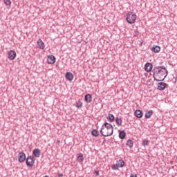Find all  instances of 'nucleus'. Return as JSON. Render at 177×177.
Wrapping results in <instances>:
<instances>
[{
  "mask_svg": "<svg viewBox=\"0 0 177 177\" xmlns=\"http://www.w3.org/2000/svg\"><path fill=\"white\" fill-rule=\"evenodd\" d=\"M152 73L153 78L157 82L164 81L167 78V75H168V70L164 66H155L152 70Z\"/></svg>",
  "mask_w": 177,
  "mask_h": 177,
  "instance_id": "obj_1",
  "label": "nucleus"
},
{
  "mask_svg": "<svg viewBox=\"0 0 177 177\" xmlns=\"http://www.w3.org/2000/svg\"><path fill=\"white\" fill-rule=\"evenodd\" d=\"M100 132L101 135L104 138L107 136H111V135H113V133L114 132V127H113V125H111V124L109 122H105L102 124Z\"/></svg>",
  "mask_w": 177,
  "mask_h": 177,
  "instance_id": "obj_2",
  "label": "nucleus"
},
{
  "mask_svg": "<svg viewBox=\"0 0 177 177\" xmlns=\"http://www.w3.org/2000/svg\"><path fill=\"white\" fill-rule=\"evenodd\" d=\"M126 20L129 24H133L136 21V15L133 12H129L126 15Z\"/></svg>",
  "mask_w": 177,
  "mask_h": 177,
  "instance_id": "obj_3",
  "label": "nucleus"
},
{
  "mask_svg": "<svg viewBox=\"0 0 177 177\" xmlns=\"http://www.w3.org/2000/svg\"><path fill=\"white\" fill-rule=\"evenodd\" d=\"M26 165L27 167H32L35 162V160H34V156H29L27 157L26 160Z\"/></svg>",
  "mask_w": 177,
  "mask_h": 177,
  "instance_id": "obj_4",
  "label": "nucleus"
},
{
  "mask_svg": "<svg viewBox=\"0 0 177 177\" xmlns=\"http://www.w3.org/2000/svg\"><path fill=\"white\" fill-rule=\"evenodd\" d=\"M47 63L48 64H55V63H56V57L53 55L48 56Z\"/></svg>",
  "mask_w": 177,
  "mask_h": 177,
  "instance_id": "obj_5",
  "label": "nucleus"
},
{
  "mask_svg": "<svg viewBox=\"0 0 177 177\" xmlns=\"http://www.w3.org/2000/svg\"><path fill=\"white\" fill-rule=\"evenodd\" d=\"M19 162H24L26 161V153L24 152H19L18 155Z\"/></svg>",
  "mask_w": 177,
  "mask_h": 177,
  "instance_id": "obj_6",
  "label": "nucleus"
},
{
  "mask_svg": "<svg viewBox=\"0 0 177 177\" xmlns=\"http://www.w3.org/2000/svg\"><path fill=\"white\" fill-rule=\"evenodd\" d=\"M145 70L147 73H150L153 70V64L147 62L145 65Z\"/></svg>",
  "mask_w": 177,
  "mask_h": 177,
  "instance_id": "obj_7",
  "label": "nucleus"
},
{
  "mask_svg": "<svg viewBox=\"0 0 177 177\" xmlns=\"http://www.w3.org/2000/svg\"><path fill=\"white\" fill-rule=\"evenodd\" d=\"M167 83L165 82H159L157 84V89L158 91H164V89H165V88H167Z\"/></svg>",
  "mask_w": 177,
  "mask_h": 177,
  "instance_id": "obj_8",
  "label": "nucleus"
},
{
  "mask_svg": "<svg viewBox=\"0 0 177 177\" xmlns=\"http://www.w3.org/2000/svg\"><path fill=\"white\" fill-rule=\"evenodd\" d=\"M8 59L10 60H15L16 59V51L11 50L8 52Z\"/></svg>",
  "mask_w": 177,
  "mask_h": 177,
  "instance_id": "obj_9",
  "label": "nucleus"
},
{
  "mask_svg": "<svg viewBox=\"0 0 177 177\" xmlns=\"http://www.w3.org/2000/svg\"><path fill=\"white\" fill-rule=\"evenodd\" d=\"M134 115L137 117V118H142L143 117V112L140 109H137L134 112Z\"/></svg>",
  "mask_w": 177,
  "mask_h": 177,
  "instance_id": "obj_10",
  "label": "nucleus"
},
{
  "mask_svg": "<svg viewBox=\"0 0 177 177\" xmlns=\"http://www.w3.org/2000/svg\"><path fill=\"white\" fill-rule=\"evenodd\" d=\"M65 77L68 81H73L74 80V75L71 72H67Z\"/></svg>",
  "mask_w": 177,
  "mask_h": 177,
  "instance_id": "obj_11",
  "label": "nucleus"
},
{
  "mask_svg": "<svg viewBox=\"0 0 177 177\" xmlns=\"http://www.w3.org/2000/svg\"><path fill=\"white\" fill-rule=\"evenodd\" d=\"M151 50L154 52V53H158L161 50V47L160 46H153L151 47Z\"/></svg>",
  "mask_w": 177,
  "mask_h": 177,
  "instance_id": "obj_12",
  "label": "nucleus"
},
{
  "mask_svg": "<svg viewBox=\"0 0 177 177\" xmlns=\"http://www.w3.org/2000/svg\"><path fill=\"white\" fill-rule=\"evenodd\" d=\"M32 153L33 156H35L37 158H39L41 156V150H39V149H35Z\"/></svg>",
  "mask_w": 177,
  "mask_h": 177,
  "instance_id": "obj_13",
  "label": "nucleus"
},
{
  "mask_svg": "<svg viewBox=\"0 0 177 177\" xmlns=\"http://www.w3.org/2000/svg\"><path fill=\"white\" fill-rule=\"evenodd\" d=\"M37 45L39 49H45V44H44V41H42V39H39L37 40Z\"/></svg>",
  "mask_w": 177,
  "mask_h": 177,
  "instance_id": "obj_14",
  "label": "nucleus"
},
{
  "mask_svg": "<svg viewBox=\"0 0 177 177\" xmlns=\"http://www.w3.org/2000/svg\"><path fill=\"white\" fill-rule=\"evenodd\" d=\"M84 100L86 103H91L92 102V95L91 94H86L84 97Z\"/></svg>",
  "mask_w": 177,
  "mask_h": 177,
  "instance_id": "obj_15",
  "label": "nucleus"
},
{
  "mask_svg": "<svg viewBox=\"0 0 177 177\" xmlns=\"http://www.w3.org/2000/svg\"><path fill=\"white\" fill-rule=\"evenodd\" d=\"M106 120L109 122H113V121H114V115L111 114V113H109L108 114V117H106Z\"/></svg>",
  "mask_w": 177,
  "mask_h": 177,
  "instance_id": "obj_16",
  "label": "nucleus"
},
{
  "mask_svg": "<svg viewBox=\"0 0 177 177\" xmlns=\"http://www.w3.org/2000/svg\"><path fill=\"white\" fill-rule=\"evenodd\" d=\"M115 122H116L117 125H118V127L122 126V119H121V118H116Z\"/></svg>",
  "mask_w": 177,
  "mask_h": 177,
  "instance_id": "obj_17",
  "label": "nucleus"
},
{
  "mask_svg": "<svg viewBox=\"0 0 177 177\" xmlns=\"http://www.w3.org/2000/svg\"><path fill=\"white\" fill-rule=\"evenodd\" d=\"M125 136H127V133H125V131H121L119 133L120 139H125Z\"/></svg>",
  "mask_w": 177,
  "mask_h": 177,
  "instance_id": "obj_18",
  "label": "nucleus"
},
{
  "mask_svg": "<svg viewBox=\"0 0 177 177\" xmlns=\"http://www.w3.org/2000/svg\"><path fill=\"white\" fill-rule=\"evenodd\" d=\"M153 115V110H149L145 113V118H150Z\"/></svg>",
  "mask_w": 177,
  "mask_h": 177,
  "instance_id": "obj_19",
  "label": "nucleus"
},
{
  "mask_svg": "<svg viewBox=\"0 0 177 177\" xmlns=\"http://www.w3.org/2000/svg\"><path fill=\"white\" fill-rule=\"evenodd\" d=\"M126 145L130 149H131V147H133V142L132 141V140H128Z\"/></svg>",
  "mask_w": 177,
  "mask_h": 177,
  "instance_id": "obj_20",
  "label": "nucleus"
},
{
  "mask_svg": "<svg viewBox=\"0 0 177 177\" xmlns=\"http://www.w3.org/2000/svg\"><path fill=\"white\" fill-rule=\"evenodd\" d=\"M77 160L78 162H82V161H84V155L80 153V156H77Z\"/></svg>",
  "mask_w": 177,
  "mask_h": 177,
  "instance_id": "obj_21",
  "label": "nucleus"
},
{
  "mask_svg": "<svg viewBox=\"0 0 177 177\" xmlns=\"http://www.w3.org/2000/svg\"><path fill=\"white\" fill-rule=\"evenodd\" d=\"M91 135L93 136H95V138H97V136H99V131H97V130H96V129H93L91 131Z\"/></svg>",
  "mask_w": 177,
  "mask_h": 177,
  "instance_id": "obj_22",
  "label": "nucleus"
},
{
  "mask_svg": "<svg viewBox=\"0 0 177 177\" xmlns=\"http://www.w3.org/2000/svg\"><path fill=\"white\" fill-rule=\"evenodd\" d=\"M150 142L147 139H142V146H149Z\"/></svg>",
  "mask_w": 177,
  "mask_h": 177,
  "instance_id": "obj_23",
  "label": "nucleus"
},
{
  "mask_svg": "<svg viewBox=\"0 0 177 177\" xmlns=\"http://www.w3.org/2000/svg\"><path fill=\"white\" fill-rule=\"evenodd\" d=\"M111 168H112V169H113V171H117L118 169V168H120V164H118V162H117V164L112 165Z\"/></svg>",
  "mask_w": 177,
  "mask_h": 177,
  "instance_id": "obj_24",
  "label": "nucleus"
},
{
  "mask_svg": "<svg viewBox=\"0 0 177 177\" xmlns=\"http://www.w3.org/2000/svg\"><path fill=\"white\" fill-rule=\"evenodd\" d=\"M118 164H119V167L120 168H122V167H124V165H125V162H124V160H119L118 161H117Z\"/></svg>",
  "mask_w": 177,
  "mask_h": 177,
  "instance_id": "obj_25",
  "label": "nucleus"
},
{
  "mask_svg": "<svg viewBox=\"0 0 177 177\" xmlns=\"http://www.w3.org/2000/svg\"><path fill=\"white\" fill-rule=\"evenodd\" d=\"M3 2L6 6H10V5H12V1H10V0H3Z\"/></svg>",
  "mask_w": 177,
  "mask_h": 177,
  "instance_id": "obj_26",
  "label": "nucleus"
},
{
  "mask_svg": "<svg viewBox=\"0 0 177 177\" xmlns=\"http://www.w3.org/2000/svg\"><path fill=\"white\" fill-rule=\"evenodd\" d=\"M76 107H77V109H81V107H82V103L81 101L78 100L76 102Z\"/></svg>",
  "mask_w": 177,
  "mask_h": 177,
  "instance_id": "obj_27",
  "label": "nucleus"
},
{
  "mask_svg": "<svg viewBox=\"0 0 177 177\" xmlns=\"http://www.w3.org/2000/svg\"><path fill=\"white\" fill-rule=\"evenodd\" d=\"M94 174L95 175V176H99V171H94Z\"/></svg>",
  "mask_w": 177,
  "mask_h": 177,
  "instance_id": "obj_28",
  "label": "nucleus"
},
{
  "mask_svg": "<svg viewBox=\"0 0 177 177\" xmlns=\"http://www.w3.org/2000/svg\"><path fill=\"white\" fill-rule=\"evenodd\" d=\"M139 35V32H135L134 37H138Z\"/></svg>",
  "mask_w": 177,
  "mask_h": 177,
  "instance_id": "obj_29",
  "label": "nucleus"
},
{
  "mask_svg": "<svg viewBox=\"0 0 177 177\" xmlns=\"http://www.w3.org/2000/svg\"><path fill=\"white\" fill-rule=\"evenodd\" d=\"M130 177H138L136 174H131Z\"/></svg>",
  "mask_w": 177,
  "mask_h": 177,
  "instance_id": "obj_30",
  "label": "nucleus"
},
{
  "mask_svg": "<svg viewBox=\"0 0 177 177\" xmlns=\"http://www.w3.org/2000/svg\"><path fill=\"white\" fill-rule=\"evenodd\" d=\"M58 177H63V174H59Z\"/></svg>",
  "mask_w": 177,
  "mask_h": 177,
  "instance_id": "obj_31",
  "label": "nucleus"
},
{
  "mask_svg": "<svg viewBox=\"0 0 177 177\" xmlns=\"http://www.w3.org/2000/svg\"><path fill=\"white\" fill-rule=\"evenodd\" d=\"M44 177H49V176H45Z\"/></svg>",
  "mask_w": 177,
  "mask_h": 177,
  "instance_id": "obj_32",
  "label": "nucleus"
}]
</instances>
